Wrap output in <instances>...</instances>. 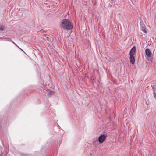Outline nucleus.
Returning a JSON list of instances; mask_svg holds the SVG:
<instances>
[{
	"instance_id": "nucleus-1",
	"label": "nucleus",
	"mask_w": 156,
	"mask_h": 156,
	"mask_svg": "<svg viewBox=\"0 0 156 156\" xmlns=\"http://www.w3.org/2000/svg\"><path fill=\"white\" fill-rule=\"evenodd\" d=\"M60 26L64 30H68L73 28V25L72 22L69 20L64 19L62 21Z\"/></svg>"
},
{
	"instance_id": "nucleus-2",
	"label": "nucleus",
	"mask_w": 156,
	"mask_h": 156,
	"mask_svg": "<svg viewBox=\"0 0 156 156\" xmlns=\"http://www.w3.org/2000/svg\"><path fill=\"white\" fill-rule=\"evenodd\" d=\"M107 135L105 134L101 135L98 138V141L100 143H102L107 137Z\"/></svg>"
},
{
	"instance_id": "nucleus-3",
	"label": "nucleus",
	"mask_w": 156,
	"mask_h": 156,
	"mask_svg": "<svg viewBox=\"0 0 156 156\" xmlns=\"http://www.w3.org/2000/svg\"><path fill=\"white\" fill-rule=\"evenodd\" d=\"M145 53L146 55L149 57H151V52L149 49L147 48L145 50Z\"/></svg>"
},
{
	"instance_id": "nucleus-4",
	"label": "nucleus",
	"mask_w": 156,
	"mask_h": 156,
	"mask_svg": "<svg viewBox=\"0 0 156 156\" xmlns=\"http://www.w3.org/2000/svg\"><path fill=\"white\" fill-rule=\"evenodd\" d=\"M129 59L130 62L132 64H134L135 63V58L133 55H130Z\"/></svg>"
},
{
	"instance_id": "nucleus-5",
	"label": "nucleus",
	"mask_w": 156,
	"mask_h": 156,
	"mask_svg": "<svg viewBox=\"0 0 156 156\" xmlns=\"http://www.w3.org/2000/svg\"><path fill=\"white\" fill-rule=\"evenodd\" d=\"M136 51V47L135 46H134L131 49L129 55H134Z\"/></svg>"
},
{
	"instance_id": "nucleus-6",
	"label": "nucleus",
	"mask_w": 156,
	"mask_h": 156,
	"mask_svg": "<svg viewBox=\"0 0 156 156\" xmlns=\"http://www.w3.org/2000/svg\"><path fill=\"white\" fill-rule=\"evenodd\" d=\"M46 37L45 40H47L49 42H52L53 41V38L51 37Z\"/></svg>"
},
{
	"instance_id": "nucleus-7",
	"label": "nucleus",
	"mask_w": 156,
	"mask_h": 156,
	"mask_svg": "<svg viewBox=\"0 0 156 156\" xmlns=\"http://www.w3.org/2000/svg\"><path fill=\"white\" fill-rule=\"evenodd\" d=\"M141 29L142 31L144 33H147V29L146 28V27H141Z\"/></svg>"
},
{
	"instance_id": "nucleus-8",
	"label": "nucleus",
	"mask_w": 156,
	"mask_h": 156,
	"mask_svg": "<svg viewBox=\"0 0 156 156\" xmlns=\"http://www.w3.org/2000/svg\"><path fill=\"white\" fill-rule=\"evenodd\" d=\"M5 27L3 25L0 26V30L3 31L4 30Z\"/></svg>"
},
{
	"instance_id": "nucleus-9",
	"label": "nucleus",
	"mask_w": 156,
	"mask_h": 156,
	"mask_svg": "<svg viewBox=\"0 0 156 156\" xmlns=\"http://www.w3.org/2000/svg\"><path fill=\"white\" fill-rule=\"evenodd\" d=\"M53 94V92L51 91H49L48 96L51 97Z\"/></svg>"
},
{
	"instance_id": "nucleus-10",
	"label": "nucleus",
	"mask_w": 156,
	"mask_h": 156,
	"mask_svg": "<svg viewBox=\"0 0 156 156\" xmlns=\"http://www.w3.org/2000/svg\"><path fill=\"white\" fill-rule=\"evenodd\" d=\"M153 94L154 98L156 99V93L154 90L153 91Z\"/></svg>"
},
{
	"instance_id": "nucleus-11",
	"label": "nucleus",
	"mask_w": 156,
	"mask_h": 156,
	"mask_svg": "<svg viewBox=\"0 0 156 156\" xmlns=\"http://www.w3.org/2000/svg\"><path fill=\"white\" fill-rule=\"evenodd\" d=\"M28 155V154H23L22 153H21L20 154V155L21 156H27Z\"/></svg>"
},
{
	"instance_id": "nucleus-12",
	"label": "nucleus",
	"mask_w": 156,
	"mask_h": 156,
	"mask_svg": "<svg viewBox=\"0 0 156 156\" xmlns=\"http://www.w3.org/2000/svg\"><path fill=\"white\" fill-rule=\"evenodd\" d=\"M140 25H141V24H144L143 21L141 19H140Z\"/></svg>"
},
{
	"instance_id": "nucleus-13",
	"label": "nucleus",
	"mask_w": 156,
	"mask_h": 156,
	"mask_svg": "<svg viewBox=\"0 0 156 156\" xmlns=\"http://www.w3.org/2000/svg\"><path fill=\"white\" fill-rule=\"evenodd\" d=\"M140 26H141V27H146V26L144 24H141L140 25Z\"/></svg>"
},
{
	"instance_id": "nucleus-14",
	"label": "nucleus",
	"mask_w": 156,
	"mask_h": 156,
	"mask_svg": "<svg viewBox=\"0 0 156 156\" xmlns=\"http://www.w3.org/2000/svg\"><path fill=\"white\" fill-rule=\"evenodd\" d=\"M151 87L152 88V89L153 90V91H154V90L155 91V89L153 87V86L151 85Z\"/></svg>"
},
{
	"instance_id": "nucleus-15",
	"label": "nucleus",
	"mask_w": 156,
	"mask_h": 156,
	"mask_svg": "<svg viewBox=\"0 0 156 156\" xmlns=\"http://www.w3.org/2000/svg\"><path fill=\"white\" fill-rule=\"evenodd\" d=\"M11 41L12 42L13 44H15L16 45V46H17L16 44L14 42V41L12 40H11Z\"/></svg>"
},
{
	"instance_id": "nucleus-16",
	"label": "nucleus",
	"mask_w": 156,
	"mask_h": 156,
	"mask_svg": "<svg viewBox=\"0 0 156 156\" xmlns=\"http://www.w3.org/2000/svg\"><path fill=\"white\" fill-rule=\"evenodd\" d=\"M27 156H32L30 154H28Z\"/></svg>"
}]
</instances>
